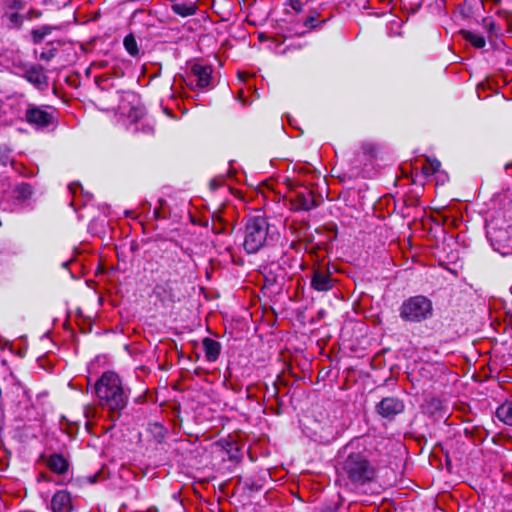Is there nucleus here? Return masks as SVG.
<instances>
[{
	"instance_id": "ddd939ff",
	"label": "nucleus",
	"mask_w": 512,
	"mask_h": 512,
	"mask_svg": "<svg viewBox=\"0 0 512 512\" xmlns=\"http://www.w3.org/2000/svg\"><path fill=\"white\" fill-rule=\"evenodd\" d=\"M202 347L207 361L214 362L219 358L221 352V344L209 337L202 340Z\"/></svg>"
},
{
	"instance_id": "c756f323",
	"label": "nucleus",
	"mask_w": 512,
	"mask_h": 512,
	"mask_svg": "<svg viewBox=\"0 0 512 512\" xmlns=\"http://www.w3.org/2000/svg\"><path fill=\"white\" fill-rule=\"evenodd\" d=\"M51 479L45 473H41L38 477V481H46L49 482Z\"/></svg>"
},
{
	"instance_id": "39448f33",
	"label": "nucleus",
	"mask_w": 512,
	"mask_h": 512,
	"mask_svg": "<svg viewBox=\"0 0 512 512\" xmlns=\"http://www.w3.org/2000/svg\"><path fill=\"white\" fill-rule=\"evenodd\" d=\"M212 71L213 69L210 65L193 64L188 76L190 85H195L198 88L208 87L211 83Z\"/></svg>"
},
{
	"instance_id": "1a4fd4ad",
	"label": "nucleus",
	"mask_w": 512,
	"mask_h": 512,
	"mask_svg": "<svg viewBox=\"0 0 512 512\" xmlns=\"http://www.w3.org/2000/svg\"><path fill=\"white\" fill-rule=\"evenodd\" d=\"M320 202L321 200L315 198L313 192L307 189L297 191L292 199V204L295 209L305 211H309L319 206Z\"/></svg>"
},
{
	"instance_id": "bb28decb",
	"label": "nucleus",
	"mask_w": 512,
	"mask_h": 512,
	"mask_svg": "<svg viewBox=\"0 0 512 512\" xmlns=\"http://www.w3.org/2000/svg\"><path fill=\"white\" fill-rule=\"evenodd\" d=\"M221 185H222V181L221 180L213 179L210 182V187H211L212 190H216Z\"/></svg>"
},
{
	"instance_id": "f03ea898",
	"label": "nucleus",
	"mask_w": 512,
	"mask_h": 512,
	"mask_svg": "<svg viewBox=\"0 0 512 512\" xmlns=\"http://www.w3.org/2000/svg\"><path fill=\"white\" fill-rule=\"evenodd\" d=\"M279 238L276 226L271 225L263 215H251L247 217L243 248L248 254L258 252L266 246L274 245Z\"/></svg>"
},
{
	"instance_id": "6ab92c4d",
	"label": "nucleus",
	"mask_w": 512,
	"mask_h": 512,
	"mask_svg": "<svg viewBox=\"0 0 512 512\" xmlns=\"http://www.w3.org/2000/svg\"><path fill=\"white\" fill-rule=\"evenodd\" d=\"M52 28L49 26H43L38 29L32 30V41L34 44H39L43 39L51 33Z\"/></svg>"
},
{
	"instance_id": "412c9836",
	"label": "nucleus",
	"mask_w": 512,
	"mask_h": 512,
	"mask_svg": "<svg viewBox=\"0 0 512 512\" xmlns=\"http://www.w3.org/2000/svg\"><path fill=\"white\" fill-rule=\"evenodd\" d=\"M441 163L437 159H427L423 164V172L426 175H432L440 170Z\"/></svg>"
},
{
	"instance_id": "393cba45",
	"label": "nucleus",
	"mask_w": 512,
	"mask_h": 512,
	"mask_svg": "<svg viewBox=\"0 0 512 512\" xmlns=\"http://www.w3.org/2000/svg\"><path fill=\"white\" fill-rule=\"evenodd\" d=\"M289 5L292 7L293 10L296 12H300L303 9V3L302 0H288Z\"/></svg>"
},
{
	"instance_id": "473e14b6",
	"label": "nucleus",
	"mask_w": 512,
	"mask_h": 512,
	"mask_svg": "<svg viewBox=\"0 0 512 512\" xmlns=\"http://www.w3.org/2000/svg\"><path fill=\"white\" fill-rule=\"evenodd\" d=\"M95 476L93 477V479H91V483H95Z\"/></svg>"
},
{
	"instance_id": "2f4dec72",
	"label": "nucleus",
	"mask_w": 512,
	"mask_h": 512,
	"mask_svg": "<svg viewBox=\"0 0 512 512\" xmlns=\"http://www.w3.org/2000/svg\"><path fill=\"white\" fill-rule=\"evenodd\" d=\"M127 96H128V97L135 98V95H134V94H128Z\"/></svg>"
},
{
	"instance_id": "f8f14e48",
	"label": "nucleus",
	"mask_w": 512,
	"mask_h": 512,
	"mask_svg": "<svg viewBox=\"0 0 512 512\" xmlns=\"http://www.w3.org/2000/svg\"><path fill=\"white\" fill-rule=\"evenodd\" d=\"M47 467L56 474H64L69 468L68 461L61 454H52L46 460Z\"/></svg>"
},
{
	"instance_id": "5701e85b",
	"label": "nucleus",
	"mask_w": 512,
	"mask_h": 512,
	"mask_svg": "<svg viewBox=\"0 0 512 512\" xmlns=\"http://www.w3.org/2000/svg\"><path fill=\"white\" fill-rule=\"evenodd\" d=\"M56 49L52 44L45 47L40 53L39 58L44 61H50L55 56Z\"/></svg>"
},
{
	"instance_id": "7c9ffc66",
	"label": "nucleus",
	"mask_w": 512,
	"mask_h": 512,
	"mask_svg": "<svg viewBox=\"0 0 512 512\" xmlns=\"http://www.w3.org/2000/svg\"><path fill=\"white\" fill-rule=\"evenodd\" d=\"M153 215L154 217L157 219L160 217V210L158 208H155L154 209V212H153Z\"/></svg>"
},
{
	"instance_id": "cd10ccee",
	"label": "nucleus",
	"mask_w": 512,
	"mask_h": 512,
	"mask_svg": "<svg viewBox=\"0 0 512 512\" xmlns=\"http://www.w3.org/2000/svg\"><path fill=\"white\" fill-rule=\"evenodd\" d=\"M77 189H81V186H80V184H79V183H71V184L69 185V190L71 191V193H72L73 195H75V194H76Z\"/></svg>"
},
{
	"instance_id": "f3484780",
	"label": "nucleus",
	"mask_w": 512,
	"mask_h": 512,
	"mask_svg": "<svg viewBox=\"0 0 512 512\" xmlns=\"http://www.w3.org/2000/svg\"><path fill=\"white\" fill-rule=\"evenodd\" d=\"M464 38L476 48H483L486 44L485 38L477 33L463 31Z\"/></svg>"
},
{
	"instance_id": "b1692460",
	"label": "nucleus",
	"mask_w": 512,
	"mask_h": 512,
	"mask_svg": "<svg viewBox=\"0 0 512 512\" xmlns=\"http://www.w3.org/2000/svg\"><path fill=\"white\" fill-rule=\"evenodd\" d=\"M5 8L10 10L22 11L25 8L23 0H6Z\"/></svg>"
},
{
	"instance_id": "c85d7f7f",
	"label": "nucleus",
	"mask_w": 512,
	"mask_h": 512,
	"mask_svg": "<svg viewBox=\"0 0 512 512\" xmlns=\"http://www.w3.org/2000/svg\"><path fill=\"white\" fill-rule=\"evenodd\" d=\"M20 189L24 195L31 194V187L28 184H23Z\"/></svg>"
},
{
	"instance_id": "2eb2a0df",
	"label": "nucleus",
	"mask_w": 512,
	"mask_h": 512,
	"mask_svg": "<svg viewBox=\"0 0 512 512\" xmlns=\"http://www.w3.org/2000/svg\"><path fill=\"white\" fill-rule=\"evenodd\" d=\"M496 415L500 421L512 426V402H505L496 410Z\"/></svg>"
},
{
	"instance_id": "423d86ee",
	"label": "nucleus",
	"mask_w": 512,
	"mask_h": 512,
	"mask_svg": "<svg viewBox=\"0 0 512 512\" xmlns=\"http://www.w3.org/2000/svg\"><path fill=\"white\" fill-rule=\"evenodd\" d=\"M404 408V402L396 397H385L376 406L377 412L387 419H393L402 413Z\"/></svg>"
},
{
	"instance_id": "9d476101",
	"label": "nucleus",
	"mask_w": 512,
	"mask_h": 512,
	"mask_svg": "<svg viewBox=\"0 0 512 512\" xmlns=\"http://www.w3.org/2000/svg\"><path fill=\"white\" fill-rule=\"evenodd\" d=\"M52 512H71L73 510L72 498L68 491L59 490L51 499Z\"/></svg>"
},
{
	"instance_id": "dca6fc26",
	"label": "nucleus",
	"mask_w": 512,
	"mask_h": 512,
	"mask_svg": "<svg viewBox=\"0 0 512 512\" xmlns=\"http://www.w3.org/2000/svg\"><path fill=\"white\" fill-rule=\"evenodd\" d=\"M172 11L182 17L194 15L196 6L194 4L175 3L171 6Z\"/></svg>"
},
{
	"instance_id": "7ed1b4c3",
	"label": "nucleus",
	"mask_w": 512,
	"mask_h": 512,
	"mask_svg": "<svg viewBox=\"0 0 512 512\" xmlns=\"http://www.w3.org/2000/svg\"><path fill=\"white\" fill-rule=\"evenodd\" d=\"M347 456L341 464L340 476L346 478L355 487L373 480L375 469L367 459L364 451H354V444L345 447Z\"/></svg>"
},
{
	"instance_id": "f257e3e1",
	"label": "nucleus",
	"mask_w": 512,
	"mask_h": 512,
	"mask_svg": "<svg viewBox=\"0 0 512 512\" xmlns=\"http://www.w3.org/2000/svg\"><path fill=\"white\" fill-rule=\"evenodd\" d=\"M95 392L100 406L108 412L109 419L118 420L129 399V393L123 387L120 377L113 371L104 372L95 384Z\"/></svg>"
},
{
	"instance_id": "0eeeda50",
	"label": "nucleus",
	"mask_w": 512,
	"mask_h": 512,
	"mask_svg": "<svg viewBox=\"0 0 512 512\" xmlns=\"http://www.w3.org/2000/svg\"><path fill=\"white\" fill-rule=\"evenodd\" d=\"M310 286L318 292H327L334 287V280L330 271L324 269H315L311 276Z\"/></svg>"
},
{
	"instance_id": "20e7f679",
	"label": "nucleus",
	"mask_w": 512,
	"mask_h": 512,
	"mask_svg": "<svg viewBox=\"0 0 512 512\" xmlns=\"http://www.w3.org/2000/svg\"><path fill=\"white\" fill-rule=\"evenodd\" d=\"M399 317L405 323H421L433 316V303L424 295L411 296L399 306Z\"/></svg>"
},
{
	"instance_id": "6e6552de",
	"label": "nucleus",
	"mask_w": 512,
	"mask_h": 512,
	"mask_svg": "<svg viewBox=\"0 0 512 512\" xmlns=\"http://www.w3.org/2000/svg\"><path fill=\"white\" fill-rule=\"evenodd\" d=\"M26 121L29 124L36 125L38 127H47L53 121V115L47 110L30 105L25 114Z\"/></svg>"
},
{
	"instance_id": "a211bd4d",
	"label": "nucleus",
	"mask_w": 512,
	"mask_h": 512,
	"mask_svg": "<svg viewBox=\"0 0 512 512\" xmlns=\"http://www.w3.org/2000/svg\"><path fill=\"white\" fill-rule=\"evenodd\" d=\"M126 51L133 57L138 56L139 49L135 37L132 34L127 35L123 41Z\"/></svg>"
},
{
	"instance_id": "4468645a",
	"label": "nucleus",
	"mask_w": 512,
	"mask_h": 512,
	"mask_svg": "<svg viewBox=\"0 0 512 512\" xmlns=\"http://www.w3.org/2000/svg\"><path fill=\"white\" fill-rule=\"evenodd\" d=\"M24 17L19 14L17 10H10L4 8L3 20L10 29L20 28L23 23Z\"/></svg>"
},
{
	"instance_id": "4be33fe9",
	"label": "nucleus",
	"mask_w": 512,
	"mask_h": 512,
	"mask_svg": "<svg viewBox=\"0 0 512 512\" xmlns=\"http://www.w3.org/2000/svg\"><path fill=\"white\" fill-rule=\"evenodd\" d=\"M319 13L316 10L310 11L304 20V26L312 29L318 26Z\"/></svg>"
},
{
	"instance_id": "aec40b11",
	"label": "nucleus",
	"mask_w": 512,
	"mask_h": 512,
	"mask_svg": "<svg viewBox=\"0 0 512 512\" xmlns=\"http://www.w3.org/2000/svg\"><path fill=\"white\" fill-rule=\"evenodd\" d=\"M149 431L159 443L162 442L166 436L165 428L159 423L149 424Z\"/></svg>"
},
{
	"instance_id": "a878e982",
	"label": "nucleus",
	"mask_w": 512,
	"mask_h": 512,
	"mask_svg": "<svg viewBox=\"0 0 512 512\" xmlns=\"http://www.w3.org/2000/svg\"><path fill=\"white\" fill-rule=\"evenodd\" d=\"M154 292L162 300L167 298L166 296H163V293L165 292V287L163 285H157L154 289Z\"/></svg>"
},
{
	"instance_id": "9b49d317",
	"label": "nucleus",
	"mask_w": 512,
	"mask_h": 512,
	"mask_svg": "<svg viewBox=\"0 0 512 512\" xmlns=\"http://www.w3.org/2000/svg\"><path fill=\"white\" fill-rule=\"evenodd\" d=\"M24 78L37 88H44L48 84L47 76L40 65H32L24 71Z\"/></svg>"
}]
</instances>
